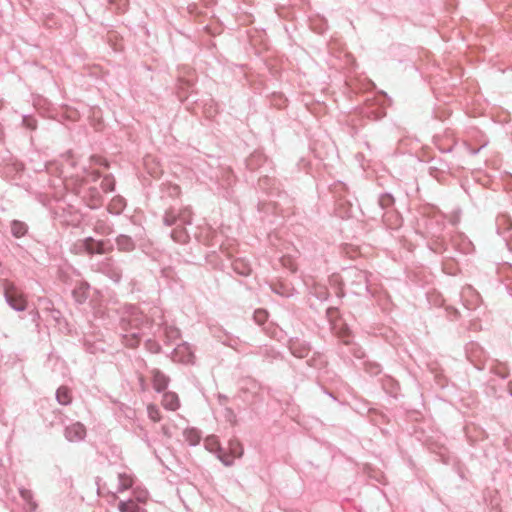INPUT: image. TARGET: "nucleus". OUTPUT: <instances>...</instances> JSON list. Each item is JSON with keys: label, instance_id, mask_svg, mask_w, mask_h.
Listing matches in <instances>:
<instances>
[{"label": "nucleus", "instance_id": "nucleus-1", "mask_svg": "<svg viewBox=\"0 0 512 512\" xmlns=\"http://www.w3.org/2000/svg\"><path fill=\"white\" fill-rule=\"evenodd\" d=\"M3 288L8 304L17 311H23L27 306V300L22 291L9 282H5Z\"/></svg>", "mask_w": 512, "mask_h": 512}, {"label": "nucleus", "instance_id": "nucleus-2", "mask_svg": "<svg viewBox=\"0 0 512 512\" xmlns=\"http://www.w3.org/2000/svg\"><path fill=\"white\" fill-rule=\"evenodd\" d=\"M228 449H229V453L231 454L232 458H230V456H228V455H219L220 460L226 466L231 465L234 458H239L243 454V447H242L241 443L236 439H232L229 441Z\"/></svg>", "mask_w": 512, "mask_h": 512}, {"label": "nucleus", "instance_id": "nucleus-3", "mask_svg": "<svg viewBox=\"0 0 512 512\" xmlns=\"http://www.w3.org/2000/svg\"><path fill=\"white\" fill-rule=\"evenodd\" d=\"M66 438L69 441H80L86 436V429L83 424L77 422L66 428Z\"/></svg>", "mask_w": 512, "mask_h": 512}, {"label": "nucleus", "instance_id": "nucleus-4", "mask_svg": "<svg viewBox=\"0 0 512 512\" xmlns=\"http://www.w3.org/2000/svg\"><path fill=\"white\" fill-rule=\"evenodd\" d=\"M83 246L87 253L89 254H105L108 252V248L105 246V243L102 241H96L93 238H86L83 241Z\"/></svg>", "mask_w": 512, "mask_h": 512}, {"label": "nucleus", "instance_id": "nucleus-5", "mask_svg": "<svg viewBox=\"0 0 512 512\" xmlns=\"http://www.w3.org/2000/svg\"><path fill=\"white\" fill-rule=\"evenodd\" d=\"M162 405L165 409L175 411L180 406L179 398L175 393L167 392L163 395Z\"/></svg>", "mask_w": 512, "mask_h": 512}, {"label": "nucleus", "instance_id": "nucleus-6", "mask_svg": "<svg viewBox=\"0 0 512 512\" xmlns=\"http://www.w3.org/2000/svg\"><path fill=\"white\" fill-rule=\"evenodd\" d=\"M153 387L158 391L164 390L168 385V378L158 370L152 371Z\"/></svg>", "mask_w": 512, "mask_h": 512}, {"label": "nucleus", "instance_id": "nucleus-7", "mask_svg": "<svg viewBox=\"0 0 512 512\" xmlns=\"http://www.w3.org/2000/svg\"><path fill=\"white\" fill-rule=\"evenodd\" d=\"M11 233L16 237L20 238L27 233V226L21 221H13L11 224Z\"/></svg>", "mask_w": 512, "mask_h": 512}, {"label": "nucleus", "instance_id": "nucleus-8", "mask_svg": "<svg viewBox=\"0 0 512 512\" xmlns=\"http://www.w3.org/2000/svg\"><path fill=\"white\" fill-rule=\"evenodd\" d=\"M71 392L67 387H60L57 390V400L62 405H67L71 402Z\"/></svg>", "mask_w": 512, "mask_h": 512}, {"label": "nucleus", "instance_id": "nucleus-9", "mask_svg": "<svg viewBox=\"0 0 512 512\" xmlns=\"http://www.w3.org/2000/svg\"><path fill=\"white\" fill-rule=\"evenodd\" d=\"M120 512H138L139 507L133 500L121 502L119 505Z\"/></svg>", "mask_w": 512, "mask_h": 512}, {"label": "nucleus", "instance_id": "nucleus-10", "mask_svg": "<svg viewBox=\"0 0 512 512\" xmlns=\"http://www.w3.org/2000/svg\"><path fill=\"white\" fill-rule=\"evenodd\" d=\"M148 416L154 422H159L161 420L160 410L153 404L148 405L147 407Z\"/></svg>", "mask_w": 512, "mask_h": 512}, {"label": "nucleus", "instance_id": "nucleus-11", "mask_svg": "<svg viewBox=\"0 0 512 512\" xmlns=\"http://www.w3.org/2000/svg\"><path fill=\"white\" fill-rule=\"evenodd\" d=\"M119 483H120L121 490H126L133 485V479L131 476H129L127 474H120L119 475Z\"/></svg>", "mask_w": 512, "mask_h": 512}, {"label": "nucleus", "instance_id": "nucleus-12", "mask_svg": "<svg viewBox=\"0 0 512 512\" xmlns=\"http://www.w3.org/2000/svg\"><path fill=\"white\" fill-rule=\"evenodd\" d=\"M185 434H186V438L190 442V444L196 445L199 443L200 437L197 434V432L191 430V431H187Z\"/></svg>", "mask_w": 512, "mask_h": 512}, {"label": "nucleus", "instance_id": "nucleus-13", "mask_svg": "<svg viewBox=\"0 0 512 512\" xmlns=\"http://www.w3.org/2000/svg\"><path fill=\"white\" fill-rule=\"evenodd\" d=\"M234 269H235V271H237L238 273L243 274V275L249 274V272H250L249 267L245 266L240 261L234 262Z\"/></svg>", "mask_w": 512, "mask_h": 512}, {"label": "nucleus", "instance_id": "nucleus-14", "mask_svg": "<svg viewBox=\"0 0 512 512\" xmlns=\"http://www.w3.org/2000/svg\"><path fill=\"white\" fill-rule=\"evenodd\" d=\"M206 447L210 451H215L219 448V443L215 437H209L206 439Z\"/></svg>", "mask_w": 512, "mask_h": 512}, {"label": "nucleus", "instance_id": "nucleus-15", "mask_svg": "<svg viewBox=\"0 0 512 512\" xmlns=\"http://www.w3.org/2000/svg\"><path fill=\"white\" fill-rule=\"evenodd\" d=\"M149 161H150V159H146L145 163H146L147 168H149V166H148L149 165ZM148 171L154 177H158L161 174V170H160L159 167L148 169Z\"/></svg>", "mask_w": 512, "mask_h": 512}, {"label": "nucleus", "instance_id": "nucleus-16", "mask_svg": "<svg viewBox=\"0 0 512 512\" xmlns=\"http://www.w3.org/2000/svg\"><path fill=\"white\" fill-rule=\"evenodd\" d=\"M267 318V313L265 311H257L255 313V319L259 322V323H262L266 320Z\"/></svg>", "mask_w": 512, "mask_h": 512}, {"label": "nucleus", "instance_id": "nucleus-17", "mask_svg": "<svg viewBox=\"0 0 512 512\" xmlns=\"http://www.w3.org/2000/svg\"><path fill=\"white\" fill-rule=\"evenodd\" d=\"M102 185H103V188L106 190V191H111L113 190V183H112V180L109 179V178H105L102 182Z\"/></svg>", "mask_w": 512, "mask_h": 512}, {"label": "nucleus", "instance_id": "nucleus-18", "mask_svg": "<svg viewBox=\"0 0 512 512\" xmlns=\"http://www.w3.org/2000/svg\"><path fill=\"white\" fill-rule=\"evenodd\" d=\"M118 207V210L116 211V213H118L122 208H123V202L121 199H116V200H113L112 204L110 205V208L112 209V207Z\"/></svg>", "mask_w": 512, "mask_h": 512}, {"label": "nucleus", "instance_id": "nucleus-19", "mask_svg": "<svg viewBox=\"0 0 512 512\" xmlns=\"http://www.w3.org/2000/svg\"><path fill=\"white\" fill-rule=\"evenodd\" d=\"M178 232L177 231H174L173 233V237L176 239V240H179V241H182V242H185L186 241V238H187V235L185 233H180L179 235V238L177 236Z\"/></svg>", "mask_w": 512, "mask_h": 512}, {"label": "nucleus", "instance_id": "nucleus-20", "mask_svg": "<svg viewBox=\"0 0 512 512\" xmlns=\"http://www.w3.org/2000/svg\"><path fill=\"white\" fill-rule=\"evenodd\" d=\"M21 494H22V497H23L25 500H28V501L30 500V498H31V494H30V492H29V491H22V492H21Z\"/></svg>", "mask_w": 512, "mask_h": 512}, {"label": "nucleus", "instance_id": "nucleus-21", "mask_svg": "<svg viewBox=\"0 0 512 512\" xmlns=\"http://www.w3.org/2000/svg\"><path fill=\"white\" fill-rule=\"evenodd\" d=\"M138 343H139L138 338H136L135 336H133V343H129L128 345H129L130 347H136V346L138 345Z\"/></svg>", "mask_w": 512, "mask_h": 512}, {"label": "nucleus", "instance_id": "nucleus-22", "mask_svg": "<svg viewBox=\"0 0 512 512\" xmlns=\"http://www.w3.org/2000/svg\"><path fill=\"white\" fill-rule=\"evenodd\" d=\"M146 498H147V495L145 492H143L139 497H138V500L139 501H142V502H145L146 501Z\"/></svg>", "mask_w": 512, "mask_h": 512}, {"label": "nucleus", "instance_id": "nucleus-23", "mask_svg": "<svg viewBox=\"0 0 512 512\" xmlns=\"http://www.w3.org/2000/svg\"><path fill=\"white\" fill-rule=\"evenodd\" d=\"M69 117H71L74 120L77 119V117H78L77 111H72V114Z\"/></svg>", "mask_w": 512, "mask_h": 512}, {"label": "nucleus", "instance_id": "nucleus-24", "mask_svg": "<svg viewBox=\"0 0 512 512\" xmlns=\"http://www.w3.org/2000/svg\"><path fill=\"white\" fill-rule=\"evenodd\" d=\"M122 241H127V239H126L125 237H122V238H120V239L118 240V243H119V244H121V243H122Z\"/></svg>", "mask_w": 512, "mask_h": 512}, {"label": "nucleus", "instance_id": "nucleus-25", "mask_svg": "<svg viewBox=\"0 0 512 512\" xmlns=\"http://www.w3.org/2000/svg\"><path fill=\"white\" fill-rule=\"evenodd\" d=\"M175 190L177 191V193H179V187H175Z\"/></svg>", "mask_w": 512, "mask_h": 512}]
</instances>
